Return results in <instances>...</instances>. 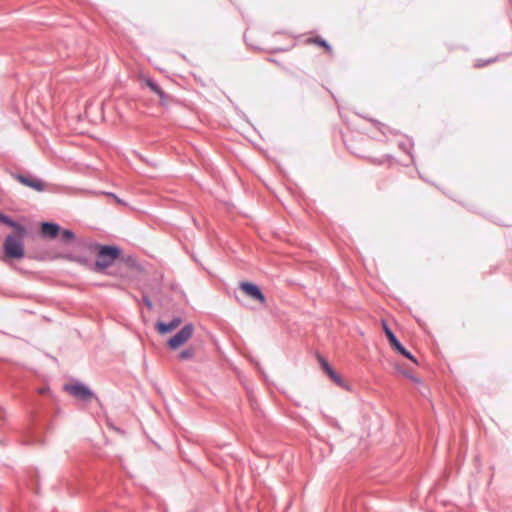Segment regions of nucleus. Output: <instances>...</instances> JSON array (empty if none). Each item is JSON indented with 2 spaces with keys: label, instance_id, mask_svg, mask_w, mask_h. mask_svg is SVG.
I'll list each match as a JSON object with an SVG mask.
<instances>
[{
  "label": "nucleus",
  "instance_id": "obj_7",
  "mask_svg": "<svg viewBox=\"0 0 512 512\" xmlns=\"http://www.w3.org/2000/svg\"><path fill=\"white\" fill-rule=\"evenodd\" d=\"M13 177L18 180L21 184L30 187L38 192H42L45 190V183L39 179L36 178L30 174H14Z\"/></svg>",
  "mask_w": 512,
  "mask_h": 512
},
{
  "label": "nucleus",
  "instance_id": "obj_9",
  "mask_svg": "<svg viewBox=\"0 0 512 512\" xmlns=\"http://www.w3.org/2000/svg\"><path fill=\"white\" fill-rule=\"evenodd\" d=\"M181 322H182V319L180 317H174L169 322H162V321L157 322L156 328L160 334H166V333H169V332L173 331L174 329H176L181 324Z\"/></svg>",
  "mask_w": 512,
  "mask_h": 512
},
{
  "label": "nucleus",
  "instance_id": "obj_1",
  "mask_svg": "<svg viewBox=\"0 0 512 512\" xmlns=\"http://www.w3.org/2000/svg\"><path fill=\"white\" fill-rule=\"evenodd\" d=\"M95 249L97 250V259L94 267L96 272L104 271L112 265L114 260L121 254V249L112 245L95 244Z\"/></svg>",
  "mask_w": 512,
  "mask_h": 512
},
{
  "label": "nucleus",
  "instance_id": "obj_16",
  "mask_svg": "<svg viewBox=\"0 0 512 512\" xmlns=\"http://www.w3.org/2000/svg\"><path fill=\"white\" fill-rule=\"evenodd\" d=\"M143 303L145 304V306L149 309V310H152L153 309V304H152V301L151 299L149 298L148 295H143Z\"/></svg>",
  "mask_w": 512,
  "mask_h": 512
},
{
  "label": "nucleus",
  "instance_id": "obj_13",
  "mask_svg": "<svg viewBox=\"0 0 512 512\" xmlns=\"http://www.w3.org/2000/svg\"><path fill=\"white\" fill-rule=\"evenodd\" d=\"M195 350L193 348H187L178 354V359L181 361L190 360L194 357Z\"/></svg>",
  "mask_w": 512,
  "mask_h": 512
},
{
  "label": "nucleus",
  "instance_id": "obj_6",
  "mask_svg": "<svg viewBox=\"0 0 512 512\" xmlns=\"http://www.w3.org/2000/svg\"><path fill=\"white\" fill-rule=\"evenodd\" d=\"M239 289L251 299L258 301L262 304L265 303L266 297L261 291L260 287L251 282H240Z\"/></svg>",
  "mask_w": 512,
  "mask_h": 512
},
{
  "label": "nucleus",
  "instance_id": "obj_10",
  "mask_svg": "<svg viewBox=\"0 0 512 512\" xmlns=\"http://www.w3.org/2000/svg\"><path fill=\"white\" fill-rule=\"evenodd\" d=\"M0 223H3L13 228L15 232H17L20 236H25L27 233V230L23 225L19 224L18 222L11 219L9 216L3 214L2 212H0Z\"/></svg>",
  "mask_w": 512,
  "mask_h": 512
},
{
  "label": "nucleus",
  "instance_id": "obj_8",
  "mask_svg": "<svg viewBox=\"0 0 512 512\" xmlns=\"http://www.w3.org/2000/svg\"><path fill=\"white\" fill-rule=\"evenodd\" d=\"M40 232L44 238L54 239L60 234V226L53 222H43L41 223Z\"/></svg>",
  "mask_w": 512,
  "mask_h": 512
},
{
  "label": "nucleus",
  "instance_id": "obj_19",
  "mask_svg": "<svg viewBox=\"0 0 512 512\" xmlns=\"http://www.w3.org/2000/svg\"><path fill=\"white\" fill-rule=\"evenodd\" d=\"M404 375H405L406 377H409L410 379H412V380L416 381V382L418 381V379H417V378L413 377V376H412L411 374H409V373H406V372H405V373H404Z\"/></svg>",
  "mask_w": 512,
  "mask_h": 512
},
{
  "label": "nucleus",
  "instance_id": "obj_15",
  "mask_svg": "<svg viewBox=\"0 0 512 512\" xmlns=\"http://www.w3.org/2000/svg\"><path fill=\"white\" fill-rule=\"evenodd\" d=\"M315 43H317L319 46H322L324 47L325 49H327L328 51L331 50V46L328 44V42L324 39H321V38H316L314 40Z\"/></svg>",
  "mask_w": 512,
  "mask_h": 512
},
{
  "label": "nucleus",
  "instance_id": "obj_12",
  "mask_svg": "<svg viewBox=\"0 0 512 512\" xmlns=\"http://www.w3.org/2000/svg\"><path fill=\"white\" fill-rule=\"evenodd\" d=\"M145 84L160 98V104L165 105L168 102L169 96L161 89V87L152 79H145Z\"/></svg>",
  "mask_w": 512,
  "mask_h": 512
},
{
  "label": "nucleus",
  "instance_id": "obj_14",
  "mask_svg": "<svg viewBox=\"0 0 512 512\" xmlns=\"http://www.w3.org/2000/svg\"><path fill=\"white\" fill-rule=\"evenodd\" d=\"M61 239L64 242H69L75 239V234L72 230L64 229L61 231Z\"/></svg>",
  "mask_w": 512,
  "mask_h": 512
},
{
  "label": "nucleus",
  "instance_id": "obj_2",
  "mask_svg": "<svg viewBox=\"0 0 512 512\" xmlns=\"http://www.w3.org/2000/svg\"><path fill=\"white\" fill-rule=\"evenodd\" d=\"M17 236L7 235L4 241V253L5 256L11 259H21L24 257V236H20L16 232Z\"/></svg>",
  "mask_w": 512,
  "mask_h": 512
},
{
  "label": "nucleus",
  "instance_id": "obj_18",
  "mask_svg": "<svg viewBox=\"0 0 512 512\" xmlns=\"http://www.w3.org/2000/svg\"><path fill=\"white\" fill-rule=\"evenodd\" d=\"M107 195L110 197H113L117 203L126 205V203L123 200H121L120 198H118L114 193L109 192V193H107Z\"/></svg>",
  "mask_w": 512,
  "mask_h": 512
},
{
  "label": "nucleus",
  "instance_id": "obj_11",
  "mask_svg": "<svg viewBox=\"0 0 512 512\" xmlns=\"http://www.w3.org/2000/svg\"><path fill=\"white\" fill-rule=\"evenodd\" d=\"M319 363L321 368L326 372L331 380H333L339 386L343 385L341 377L333 370L331 365L323 357H319Z\"/></svg>",
  "mask_w": 512,
  "mask_h": 512
},
{
  "label": "nucleus",
  "instance_id": "obj_5",
  "mask_svg": "<svg viewBox=\"0 0 512 512\" xmlns=\"http://www.w3.org/2000/svg\"><path fill=\"white\" fill-rule=\"evenodd\" d=\"M63 389L64 391L71 394L73 397L82 401H88L92 397H94L93 391L88 386L82 383L65 384Z\"/></svg>",
  "mask_w": 512,
  "mask_h": 512
},
{
  "label": "nucleus",
  "instance_id": "obj_20",
  "mask_svg": "<svg viewBox=\"0 0 512 512\" xmlns=\"http://www.w3.org/2000/svg\"><path fill=\"white\" fill-rule=\"evenodd\" d=\"M77 260H78V262H80V263H85V262H86V260H85L84 258H78Z\"/></svg>",
  "mask_w": 512,
  "mask_h": 512
},
{
  "label": "nucleus",
  "instance_id": "obj_3",
  "mask_svg": "<svg viewBox=\"0 0 512 512\" xmlns=\"http://www.w3.org/2000/svg\"><path fill=\"white\" fill-rule=\"evenodd\" d=\"M194 326L191 323L184 325L174 336L168 341L167 345L170 349L175 350L186 343L193 335Z\"/></svg>",
  "mask_w": 512,
  "mask_h": 512
},
{
  "label": "nucleus",
  "instance_id": "obj_17",
  "mask_svg": "<svg viewBox=\"0 0 512 512\" xmlns=\"http://www.w3.org/2000/svg\"><path fill=\"white\" fill-rule=\"evenodd\" d=\"M496 61V59H488L486 61H481V60H478L476 63H475V67L477 68H481V67H484L485 65L487 64H490L492 62Z\"/></svg>",
  "mask_w": 512,
  "mask_h": 512
},
{
  "label": "nucleus",
  "instance_id": "obj_4",
  "mask_svg": "<svg viewBox=\"0 0 512 512\" xmlns=\"http://www.w3.org/2000/svg\"><path fill=\"white\" fill-rule=\"evenodd\" d=\"M383 330L385 332V335L391 345V347L397 351L399 354H401L403 357L411 360L412 362L417 364L416 358L400 343V341L397 339L393 331L389 328V326L386 324V322H383Z\"/></svg>",
  "mask_w": 512,
  "mask_h": 512
}]
</instances>
